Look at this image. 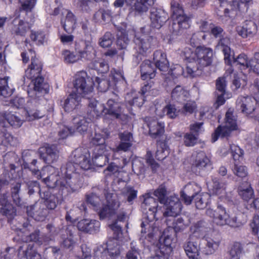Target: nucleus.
Returning a JSON list of instances; mask_svg holds the SVG:
<instances>
[{
  "instance_id": "50",
  "label": "nucleus",
  "mask_w": 259,
  "mask_h": 259,
  "mask_svg": "<svg viewBox=\"0 0 259 259\" xmlns=\"http://www.w3.org/2000/svg\"><path fill=\"white\" fill-rule=\"evenodd\" d=\"M23 114L24 119L28 121H32L41 118L43 114L35 108H29L23 110Z\"/></svg>"
},
{
  "instance_id": "60",
  "label": "nucleus",
  "mask_w": 259,
  "mask_h": 259,
  "mask_svg": "<svg viewBox=\"0 0 259 259\" xmlns=\"http://www.w3.org/2000/svg\"><path fill=\"white\" fill-rule=\"evenodd\" d=\"M166 223L168 226L171 227L175 230L176 232L184 230L186 227L184 220L181 218H178L177 219H174L171 223H170L169 221L166 220Z\"/></svg>"
},
{
  "instance_id": "40",
  "label": "nucleus",
  "mask_w": 259,
  "mask_h": 259,
  "mask_svg": "<svg viewBox=\"0 0 259 259\" xmlns=\"http://www.w3.org/2000/svg\"><path fill=\"white\" fill-rule=\"evenodd\" d=\"M147 125L149 129V134L153 138H156L164 133V125L163 123L159 122L156 120H152L148 122Z\"/></svg>"
},
{
  "instance_id": "22",
  "label": "nucleus",
  "mask_w": 259,
  "mask_h": 259,
  "mask_svg": "<svg viewBox=\"0 0 259 259\" xmlns=\"http://www.w3.org/2000/svg\"><path fill=\"white\" fill-rule=\"evenodd\" d=\"M153 39L152 36L147 34H136L135 39L136 49L140 54L146 52L151 48Z\"/></svg>"
},
{
  "instance_id": "16",
  "label": "nucleus",
  "mask_w": 259,
  "mask_h": 259,
  "mask_svg": "<svg viewBox=\"0 0 259 259\" xmlns=\"http://www.w3.org/2000/svg\"><path fill=\"white\" fill-rule=\"evenodd\" d=\"M256 104L255 99L250 96H240L236 101L238 109L246 115L251 114L254 111Z\"/></svg>"
},
{
  "instance_id": "27",
  "label": "nucleus",
  "mask_w": 259,
  "mask_h": 259,
  "mask_svg": "<svg viewBox=\"0 0 259 259\" xmlns=\"http://www.w3.org/2000/svg\"><path fill=\"white\" fill-rule=\"evenodd\" d=\"M110 132L107 129H104L101 131V133L96 132L92 140L93 143L96 145V151H101L103 152V150H110L109 147L105 145V139L108 138Z\"/></svg>"
},
{
  "instance_id": "53",
  "label": "nucleus",
  "mask_w": 259,
  "mask_h": 259,
  "mask_svg": "<svg viewBox=\"0 0 259 259\" xmlns=\"http://www.w3.org/2000/svg\"><path fill=\"white\" fill-rule=\"evenodd\" d=\"M154 195L157 198L161 204L165 203L169 197L167 196V191L165 187L162 185L160 186L153 193Z\"/></svg>"
},
{
  "instance_id": "15",
  "label": "nucleus",
  "mask_w": 259,
  "mask_h": 259,
  "mask_svg": "<svg viewBox=\"0 0 259 259\" xmlns=\"http://www.w3.org/2000/svg\"><path fill=\"white\" fill-rule=\"evenodd\" d=\"M105 115L109 114L112 117L116 119H122L125 117L124 113V105L122 104L118 99H109L107 102Z\"/></svg>"
},
{
  "instance_id": "62",
  "label": "nucleus",
  "mask_w": 259,
  "mask_h": 259,
  "mask_svg": "<svg viewBox=\"0 0 259 259\" xmlns=\"http://www.w3.org/2000/svg\"><path fill=\"white\" fill-rule=\"evenodd\" d=\"M242 248L239 243H235L230 250L231 259H240L242 255Z\"/></svg>"
},
{
  "instance_id": "38",
  "label": "nucleus",
  "mask_w": 259,
  "mask_h": 259,
  "mask_svg": "<svg viewBox=\"0 0 259 259\" xmlns=\"http://www.w3.org/2000/svg\"><path fill=\"white\" fill-rule=\"evenodd\" d=\"M141 77L143 80L153 78L155 76V69L149 60L144 61L141 65Z\"/></svg>"
},
{
  "instance_id": "6",
  "label": "nucleus",
  "mask_w": 259,
  "mask_h": 259,
  "mask_svg": "<svg viewBox=\"0 0 259 259\" xmlns=\"http://www.w3.org/2000/svg\"><path fill=\"white\" fill-rule=\"evenodd\" d=\"M93 79L88 76L87 73L81 71L77 72L73 81L75 93L83 97L91 94L94 90Z\"/></svg>"
},
{
  "instance_id": "35",
  "label": "nucleus",
  "mask_w": 259,
  "mask_h": 259,
  "mask_svg": "<svg viewBox=\"0 0 259 259\" xmlns=\"http://www.w3.org/2000/svg\"><path fill=\"white\" fill-rule=\"evenodd\" d=\"M155 66L161 71H166L168 68V62L166 54L160 50L156 51L153 54Z\"/></svg>"
},
{
  "instance_id": "34",
  "label": "nucleus",
  "mask_w": 259,
  "mask_h": 259,
  "mask_svg": "<svg viewBox=\"0 0 259 259\" xmlns=\"http://www.w3.org/2000/svg\"><path fill=\"white\" fill-rule=\"evenodd\" d=\"M81 97L75 92L71 93L65 100L63 108L65 111L70 112L77 108L80 104Z\"/></svg>"
},
{
  "instance_id": "37",
  "label": "nucleus",
  "mask_w": 259,
  "mask_h": 259,
  "mask_svg": "<svg viewBox=\"0 0 259 259\" xmlns=\"http://www.w3.org/2000/svg\"><path fill=\"white\" fill-rule=\"evenodd\" d=\"M185 251L190 259H199L200 256V247L195 242L188 241L184 245Z\"/></svg>"
},
{
  "instance_id": "58",
  "label": "nucleus",
  "mask_w": 259,
  "mask_h": 259,
  "mask_svg": "<svg viewBox=\"0 0 259 259\" xmlns=\"http://www.w3.org/2000/svg\"><path fill=\"white\" fill-rule=\"evenodd\" d=\"M141 94L144 96H156L158 91L153 88V82L151 81L144 85L141 89Z\"/></svg>"
},
{
  "instance_id": "45",
  "label": "nucleus",
  "mask_w": 259,
  "mask_h": 259,
  "mask_svg": "<svg viewBox=\"0 0 259 259\" xmlns=\"http://www.w3.org/2000/svg\"><path fill=\"white\" fill-rule=\"evenodd\" d=\"M64 30L68 33H71L75 28L76 21L74 16L70 12L67 11L66 18L62 22Z\"/></svg>"
},
{
  "instance_id": "20",
  "label": "nucleus",
  "mask_w": 259,
  "mask_h": 259,
  "mask_svg": "<svg viewBox=\"0 0 259 259\" xmlns=\"http://www.w3.org/2000/svg\"><path fill=\"white\" fill-rule=\"evenodd\" d=\"M106 107L95 99L90 100L89 102L87 115L90 117V121H94L95 119L104 114L105 115Z\"/></svg>"
},
{
  "instance_id": "4",
  "label": "nucleus",
  "mask_w": 259,
  "mask_h": 259,
  "mask_svg": "<svg viewBox=\"0 0 259 259\" xmlns=\"http://www.w3.org/2000/svg\"><path fill=\"white\" fill-rule=\"evenodd\" d=\"M230 44V39L225 37L220 39L218 46L224 53L225 63L228 65L225 75L228 76L233 73L234 70L231 65L232 61L233 63L236 65H239L241 69H248L249 70L250 60L248 59L245 54H241L236 58H234V53L229 47Z\"/></svg>"
},
{
  "instance_id": "5",
  "label": "nucleus",
  "mask_w": 259,
  "mask_h": 259,
  "mask_svg": "<svg viewBox=\"0 0 259 259\" xmlns=\"http://www.w3.org/2000/svg\"><path fill=\"white\" fill-rule=\"evenodd\" d=\"M184 53L186 59H192L201 68L209 65L212 62V49L203 47H197L194 52L189 48H185Z\"/></svg>"
},
{
  "instance_id": "33",
  "label": "nucleus",
  "mask_w": 259,
  "mask_h": 259,
  "mask_svg": "<svg viewBox=\"0 0 259 259\" xmlns=\"http://www.w3.org/2000/svg\"><path fill=\"white\" fill-rule=\"evenodd\" d=\"M155 113L159 117L167 115L170 118H175L178 115L175 107L171 104L166 106L156 105Z\"/></svg>"
},
{
  "instance_id": "3",
  "label": "nucleus",
  "mask_w": 259,
  "mask_h": 259,
  "mask_svg": "<svg viewBox=\"0 0 259 259\" xmlns=\"http://www.w3.org/2000/svg\"><path fill=\"white\" fill-rule=\"evenodd\" d=\"M87 199L102 219L115 214L120 206L119 201L115 199V196L113 194L107 193L105 200H102L95 194L88 195Z\"/></svg>"
},
{
  "instance_id": "43",
  "label": "nucleus",
  "mask_w": 259,
  "mask_h": 259,
  "mask_svg": "<svg viewBox=\"0 0 259 259\" xmlns=\"http://www.w3.org/2000/svg\"><path fill=\"white\" fill-rule=\"evenodd\" d=\"M239 196L245 201H248L253 196V190L248 183L242 184L238 189Z\"/></svg>"
},
{
  "instance_id": "1",
  "label": "nucleus",
  "mask_w": 259,
  "mask_h": 259,
  "mask_svg": "<svg viewBox=\"0 0 259 259\" xmlns=\"http://www.w3.org/2000/svg\"><path fill=\"white\" fill-rule=\"evenodd\" d=\"M165 211L162 212L161 208L158 207V203L152 197L147 196L144 200L142 207L147 212V217L145 222L141 224L142 228V233H146V229H148L149 234H152V231H155L157 228L154 227L155 223L153 222L157 220L162 216L176 217L181 212L182 205L178 196L171 195L169 197L168 201L164 204Z\"/></svg>"
},
{
  "instance_id": "55",
  "label": "nucleus",
  "mask_w": 259,
  "mask_h": 259,
  "mask_svg": "<svg viewBox=\"0 0 259 259\" xmlns=\"http://www.w3.org/2000/svg\"><path fill=\"white\" fill-rule=\"evenodd\" d=\"M62 54L64 61L67 64L74 63L79 60L77 54H75L69 50L63 51Z\"/></svg>"
},
{
  "instance_id": "47",
  "label": "nucleus",
  "mask_w": 259,
  "mask_h": 259,
  "mask_svg": "<svg viewBox=\"0 0 259 259\" xmlns=\"http://www.w3.org/2000/svg\"><path fill=\"white\" fill-rule=\"evenodd\" d=\"M80 60H89L93 58L95 56V50L94 47L90 43L85 44V48L83 50L79 51L78 53Z\"/></svg>"
},
{
  "instance_id": "24",
  "label": "nucleus",
  "mask_w": 259,
  "mask_h": 259,
  "mask_svg": "<svg viewBox=\"0 0 259 259\" xmlns=\"http://www.w3.org/2000/svg\"><path fill=\"white\" fill-rule=\"evenodd\" d=\"M27 212L29 216L35 220L40 221L44 220L48 211L44 203L41 202H37L33 205L27 207Z\"/></svg>"
},
{
  "instance_id": "7",
  "label": "nucleus",
  "mask_w": 259,
  "mask_h": 259,
  "mask_svg": "<svg viewBox=\"0 0 259 259\" xmlns=\"http://www.w3.org/2000/svg\"><path fill=\"white\" fill-rule=\"evenodd\" d=\"M237 129L236 118L233 114V111L229 109L226 113L224 125H220L212 136V141L215 142L219 137H227L232 131Z\"/></svg>"
},
{
  "instance_id": "2",
  "label": "nucleus",
  "mask_w": 259,
  "mask_h": 259,
  "mask_svg": "<svg viewBox=\"0 0 259 259\" xmlns=\"http://www.w3.org/2000/svg\"><path fill=\"white\" fill-rule=\"evenodd\" d=\"M75 166L72 163H68L66 168L61 170L62 178L58 180L57 169L51 165L44 167L40 171L38 169H32V172L36 176L37 179L41 178L46 172L52 173L43 182L49 188H53L56 187L62 190L66 189L68 192L74 191L80 187L82 177L78 172H75Z\"/></svg>"
},
{
  "instance_id": "49",
  "label": "nucleus",
  "mask_w": 259,
  "mask_h": 259,
  "mask_svg": "<svg viewBox=\"0 0 259 259\" xmlns=\"http://www.w3.org/2000/svg\"><path fill=\"white\" fill-rule=\"evenodd\" d=\"M30 27L27 22L19 20L17 24H15L12 31L17 35L24 36Z\"/></svg>"
},
{
  "instance_id": "19",
  "label": "nucleus",
  "mask_w": 259,
  "mask_h": 259,
  "mask_svg": "<svg viewBox=\"0 0 259 259\" xmlns=\"http://www.w3.org/2000/svg\"><path fill=\"white\" fill-rule=\"evenodd\" d=\"M207 187L209 192L218 196L220 199L223 200L226 197V184L217 178H212L211 181L208 182Z\"/></svg>"
},
{
  "instance_id": "29",
  "label": "nucleus",
  "mask_w": 259,
  "mask_h": 259,
  "mask_svg": "<svg viewBox=\"0 0 259 259\" xmlns=\"http://www.w3.org/2000/svg\"><path fill=\"white\" fill-rule=\"evenodd\" d=\"M91 122L88 116L85 118L84 116L78 115L72 119L73 125L71 126L72 131L74 132L77 131L80 134L84 133L88 130L89 124Z\"/></svg>"
},
{
  "instance_id": "42",
  "label": "nucleus",
  "mask_w": 259,
  "mask_h": 259,
  "mask_svg": "<svg viewBox=\"0 0 259 259\" xmlns=\"http://www.w3.org/2000/svg\"><path fill=\"white\" fill-rule=\"evenodd\" d=\"M189 93L180 85L177 86L171 92L172 100L179 102L186 101L189 97Z\"/></svg>"
},
{
  "instance_id": "54",
  "label": "nucleus",
  "mask_w": 259,
  "mask_h": 259,
  "mask_svg": "<svg viewBox=\"0 0 259 259\" xmlns=\"http://www.w3.org/2000/svg\"><path fill=\"white\" fill-rule=\"evenodd\" d=\"M195 197L196 206L198 209L205 208L209 203L210 196L207 193L196 194Z\"/></svg>"
},
{
  "instance_id": "9",
  "label": "nucleus",
  "mask_w": 259,
  "mask_h": 259,
  "mask_svg": "<svg viewBox=\"0 0 259 259\" xmlns=\"http://www.w3.org/2000/svg\"><path fill=\"white\" fill-rule=\"evenodd\" d=\"M24 117L19 112L8 111L0 113V125L3 127L10 125L14 128H19L22 126Z\"/></svg>"
},
{
  "instance_id": "51",
  "label": "nucleus",
  "mask_w": 259,
  "mask_h": 259,
  "mask_svg": "<svg viewBox=\"0 0 259 259\" xmlns=\"http://www.w3.org/2000/svg\"><path fill=\"white\" fill-rule=\"evenodd\" d=\"M33 84V89L35 91L47 93L49 91L48 85L44 82V78L41 76L31 80Z\"/></svg>"
},
{
  "instance_id": "13",
  "label": "nucleus",
  "mask_w": 259,
  "mask_h": 259,
  "mask_svg": "<svg viewBox=\"0 0 259 259\" xmlns=\"http://www.w3.org/2000/svg\"><path fill=\"white\" fill-rule=\"evenodd\" d=\"M207 216L212 218L213 222L219 226L228 225L229 213H227L225 207L218 205L215 210L208 208L206 210Z\"/></svg>"
},
{
  "instance_id": "25",
  "label": "nucleus",
  "mask_w": 259,
  "mask_h": 259,
  "mask_svg": "<svg viewBox=\"0 0 259 259\" xmlns=\"http://www.w3.org/2000/svg\"><path fill=\"white\" fill-rule=\"evenodd\" d=\"M168 19L167 14L161 9H153L151 12V25L152 27L159 29Z\"/></svg>"
},
{
  "instance_id": "46",
  "label": "nucleus",
  "mask_w": 259,
  "mask_h": 259,
  "mask_svg": "<svg viewBox=\"0 0 259 259\" xmlns=\"http://www.w3.org/2000/svg\"><path fill=\"white\" fill-rule=\"evenodd\" d=\"M144 96L140 93L138 95L135 92H132L131 94H127L126 99H128V104L131 107L133 105H136L138 107L141 106L144 102Z\"/></svg>"
},
{
  "instance_id": "31",
  "label": "nucleus",
  "mask_w": 259,
  "mask_h": 259,
  "mask_svg": "<svg viewBox=\"0 0 259 259\" xmlns=\"http://www.w3.org/2000/svg\"><path fill=\"white\" fill-rule=\"evenodd\" d=\"M174 241L172 236L166 234L165 233H164L160 237L159 248L163 255L168 254L172 251V244Z\"/></svg>"
},
{
  "instance_id": "21",
  "label": "nucleus",
  "mask_w": 259,
  "mask_h": 259,
  "mask_svg": "<svg viewBox=\"0 0 259 259\" xmlns=\"http://www.w3.org/2000/svg\"><path fill=\"white\" fill-rule=\"evenodd\" d=\"M7 198V194H0V213L11 220L16 215V209L8 201Z\"/></svg>"
},
{
  "instance_id": "17",
  "label": "nucleus",
  "mask_w": 259,
  "mask_h": 259,
  "mask_svg": "<svg viewBox=\"0 0 259 259\" xmlns=\"http://www.w3.org/2000/svg\"><path fill=\"white\" fill-rule=\"evenodd\" d=\"M29 54L31 58V62L25 70L24 77L32 80L40 75L42 65L41 61L35 57V53L33 51L29 50Z\"/></svg>"
},
{
  "instance_id": "44",
  "label": "nucleus",
  "mask_w": 259,
  "mask_h": 259,
  "mask_svg": "<svg viewBox=\"0 0 259 259\" xmlns=\"http://www.w3.org/2000/svg\"><path fill=\"white\" fill-rule=\"evenodd\" d=\"M155 0H137L134 9L138 13L146 12L154 4Z\"/></svg>"
},
{
  "instance_id": "59",
  "label": "nucleus",
  "mask_w": 259,
  "mask_h": 259,
  "mask_svg": "<svg viewBox=\"0 0 259 259\" xmlns=\"http://www.w3.org/2000/svg\"><path fill=\"white\" fill-rule=\"evenodd\" d=\"M129 41L127 34L124 31H120L117 34V46L120 49H125Z\"/></svg>"
},
{
  "instance_id": "52",
  "label": "nucleus",
  "mask_w": 259,
  "mask_h": 259,
  "mask_svg": "<svg viewBox=\"0 0 259 259\" xmlns=\"http://www.w3.org/2000/svg\"><path fill=\"white\" fill-rule=\"evenodd\" d=\"M168 153L169 149L166 144L162 142L158 143L155 155L156 159L158 160H163L168 155Z\"/></svg>"
},
{
  "instance_id": "8",
  "label": "nucleus",
  "mask_w": 259,
  "mask_h": 259,
  "mask_svg": "<svg viewBox=\"0 0 259 259\" xmlns=\"http://www.w3.org/2000/svg\"><path fill=\"white\" fill-rule=\"evenodd\" d=\"M172 12V18L174 25H178L180 29H187L190 25V18L184 13L182 7L176 2L172 1L171 3Z\"/></svg>"
},
{
  "instance_id": "64",
  "label": "nucleus",
  "mask_w": 259,
  "mask_h": 259,
  "mask_svg": "<svg viewBox=\"0 0 259 259\" xmlns=\"http://www.w3.org/2000/svg\"><path fill=\"white\" fill-rule=\"evenodd\" d=\"M249 71L259 74V53L255 54L254 57L250 60Z\"/></svg>"
},
{
  "instance_id": "23",
  "label": "nucleus",
  "mask_w": 259,
  "mask_h": 259,
  "mask_svg": "<svg viewBox=\"0 0 259 259\" xmlns=\"http://www.w3.org/2000/svg\"><path fill=\"white\" fill-rule=\"evenodd\" d=\"M118 138L120 143L115 148L113 149V151L118 152L120 151L123 152L128 151L133 145V134L130 132L124 131L118 134Z\"/></svg>"
},
{
  "instance_id": "63",
  "label": "nucleus",
  "mask_w": 259,
  "mask_h": 259,
  "mask_svg": "<svg viewBox=\"0 0 259 259\" xmlns=\"http://www.w3.org/2000/svg\"><path fill=\"white\" fill-rule=\"evenodd\" d=\"M8 77L0 78V96L7 97L11 94L8 85Z\"/></svg>"
},
{
  "instance_id": "61",
  "label": "nucleus",
  "mask_w": 259,
  "mask_h": 259,
  "mask_svg": "<svg viewBox=\"0 0 259 259\" xmlns=\"http://www.w3.org/2000/svg\"><path fill=\"white\" fill-rule=\"evenodd\" d=\"M230 150L235 161L240 160L243 155V151L239 146L233 144H230Z\"/></svg>"
},
{
  "instance_id": "39",
  "label": "nucleus",
  "mask_w": 259,
  "mask_h": 259,
  "mask_svg": "<svg viewBox=\"0 0 259 259\" xmlns=\"http://www.w3.org/2000/svg\"><path fill=\"white\" fill-rule=\"evenodd\" d=\"M110 151V150H105L102 152L101 151H96L95 150L94 156L92 159L93 166L96 165L98 167L104 166L108 161Z\"/></svg>"
},
{
  "instance_id": "26",
  "label": "nucleus",
  "mask_w": 259,
  "mask_h": 259,
  "mask_svg": "<svg viewBox=\"0 0 259 259\" xmlns=\"http://www.w3.org/2000/svg\"><path fill=\"white\" fill-rule=\"evenodd\" d=\"M236 30L239 35L243 38H247L252 37L256 33L257 27L255 23L249 21L237 26Z\"/></svg>"
},
{
  "instance_id": "18",
  "label": "nucleus",
  "mask_w": 259,
  "mask_h": 259,
  "mask_svg": "<svg viewBox=\"0 0 259 259\" xmlns=\"http://www.w3.org/2000/svg\"><path fill=\"white\" fill-rule=\"evenodd\" d=\"M228 226L238 228L242 226L247 221L246 215L240 211L238 207L234 206L229 210Z\"/></svg>"
},
{
  "instance_id": "28",
  "label": "nucleus",
  "mask_w": 259,
  "mask_h": 259,
  "mask_svg": "<svg viewBox=\"0 0 259 259\" xmlns=\"http://www.w3.org/2000/svg\"><path fill=\"white\" fill-rule=\"evenodd\" d=\"M34 243H25L20 246L18 251V256L20 259H41V255L33 249Z\"/></svg>"
},
{
  "instance_id": "30",
  "label": "nucleus",
  "mask_w": 259,
  "mask_h": 259,
  "mask_svg": "<svg viewBox=\"0 0 259 259\" xmlns=\"http://www.w3.org/2000/svg\"><path fill=\"white\" fill-rule=\"evenodd\" d=\"M100 227V222L95 220L83 219L77 224V228L80 231L90 233L98 231Z\"/></svg>"
},
{
  "instance_id": "41",
  "label": "nucleus",
  "mask_w": 259,
  "mask_h": 259,
  "mask_svg": "<svg viewBox=\"0 0 259 259\" xmlns=\"http://www.w3.org/2000/svg\"><path fill=\"white\" fill-rule=\"evenodd\" d=\"M187 59L188 60V63L187 64L185 70H184L185 73L184 76L194 77L199 75L201 73V68L192 59Z\"/></svg>"
},
{
  "instance_id": "14",
  "label": "nucleus",
  "mask_w": 259,
  "mask_h": 259,
  "mask_svg": "<svg viewBox=\"0 0 259 259\" xmlns=\"http://www.w3.org/2000/svg\"><path fill=\"white\" fill-rule=\"evenodd\" d=\"M40 157L46 163L51 164L59 159V150L55 145L46 144L39 149Z\"/></svg>"
},
{
  "instance_id": "56",
  "label": "nucleus",
  "mask_w": 259,
  "mask_h": 259,
  "mask_svg": "<svg viewBox=\"0 0 259 259\" xmlns=\"http://www.w3.org/2000/svg\"><path fill=\"white\" fill-rule=\"evenodd\" d=\"M122 194L128 202H131L137 198V191L132 187L127 186L124 188Z\"/></svg>"
},
{
  "instance_id": "12",
  "label": "nucleus",
  "mask_w": 259,
  "mask_h": 259,
  "mask_svg": "<svg viewBox=\"0 0 259 259\" xmlns=\"http://www.w3.org/2000/svg\"><path fill=\"white\" fill-rule=\"evenodd\" d=\"M72 155L74 162L78 164L82 169L89 170L93 167L90 153L88 149L83 148H77L73 151Z\"/></svg>"
},
{
  "instance_id": "36",
  "label": "nucleus",
  "mask_w": 259,
  "mask_h": 259,
  "mask_svg": "<svg viewBox=\"0 0 259 259\" xmlns=\"http://www.w3.org/2000/svg\"><path fill=\"white\" fill-rule=\"evenodd\" d=\"M40 196L41 199L44 200L42 203L45 204V207L50 209H54L57 207L59 202L58 198L56 195L51 194L49 190L40 192Z\"/></svg>"
},
{
  "instance_id": "57",
  "label": "nucleus",
  "mask_w": 259,
  "mask_h": 259,
  "mask_svg": "<svg viewBox=\"0 0 259 259\" xmlns=\"http://www.w3.org/2000/svg\"><path fill=\"white\" fill-rule=\"evenodd\" d=\"M193 190V186L192 184H189L185 187L184 190L181 192V197L187 205L191 203L193 197L191 196V193L189 192V190Z\"/></svg>"
},
{
  "instance_id": "48",
  "label": "nucleus",
  "mask_w": 259,
  "mask_h": 259,
  "mask_svg": "<svg viewBox=\"0 0 259 259\" xmlns=\"http://www.w3.org/2000/svg\"><path fill=\"white\" fill-rule=\"evenodd\" d=\"M30 38L37 45H43L48 40L47 34L41 31H31Z\"/></svg>"
},
{
  "instance_id": "10",
  "label": "nucleus",
  "mask_w": 259,
  "mask_h": 259,
  "mask_svg": "<svg viewBox=\"0 0 259 259\" xmlns=\"http://www.w3.org/2000/svg\"><path fill=\"white\" fill-rule=\"evenodd\" d=\"M110 228L113 232V238L109 240L107 242V249L109 255L114 257L120 253V243L122 241V232L121 227L116 223H115L109 226Z\"/></svg>"
},
{
  "instance_id": "32",
  "label": "nucleus",
  "mask_w": 259,
  "mask_h": 259,
  "mask_svg": "<svg viewBox=\"0 0 259 259\" xmlns=\"http://www.w3.org/2000/svg\"><path fill=\"white\" fill-rule=\"evenodd\" d=\"M192 165L199 169L206 167L210 162L209 158L203 151L194 152L192 155Z\"/></svg>"
},
{
  "instance_id": "11",
  "label": "nucleus",
  "mask_w": 259,
  "mask_h": 259,
  "mask_svg": "<svg viewBox=\"0 0 259 259\" xmlns=\"http://www.w3.org/2000/svg\"><path fill=\"white\" fill-rule=\"evenodd\" d=\"M205 246L203 252L206 255L214 254L218 249L221 242L220 235L214 231L207 233L203 237Z\"/></svg>"
}]
</instances>
